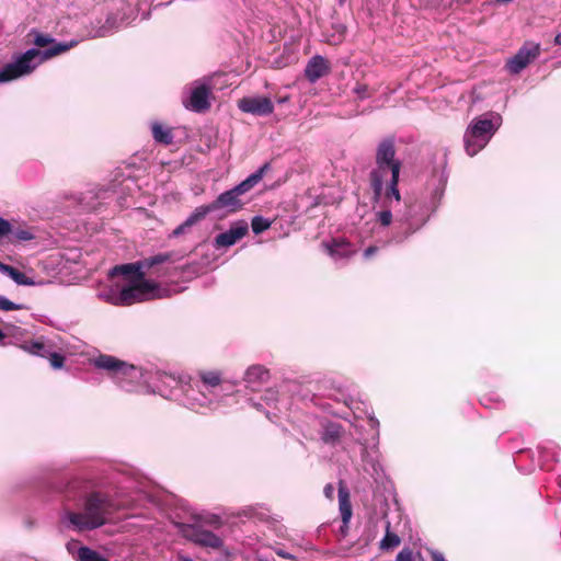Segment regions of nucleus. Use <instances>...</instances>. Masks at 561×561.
Masks as SVG:
<instances>
[{
  "label": "nucleus",
  "instance_id": "nucleus-47",
  "mask_svg": "<svg viewBox=\"0 0 561 561\" xmlns=\"http://www.w3.org/2000/svg\"><path fill=\"white\" fill-rule=\"evenodd\" d=\"M554 44L561 46V33L557 34L554 37Z\"/></svg>",
  "mask_w": 561,
  "mask_h": 561
},
{
  "label": "nucleus",
  "instance_id": "nucleus-16",
  "mask_svg": "<svg viewBox=\"0 0 561 561\" xmlns=\"http://www.w3.org/2000/svg\"><path fill=\"white\" fill-rule=\"evenodd\" d=\"M238 106L243 113L254 116H267L274 111L272 100L266 96H245L239 101Z\"/></svg>",
  "mask_w": 561,
  "mask_h": 561
},
{
  "label": "nucleus",
  "instance_id": "nucleus-31",
  "mask_svg": "<svg viewBox=\"0 0 561 561\" xmlns=\"http://www.w3.org/2000/svg\"><path fill=\"white\" fill-rule=\"evenodd\" d=\"M5 330L8 333V343L14 344L20 347V344L26 342L27 331L21 327H18L11 322L5 323Z\"/></svg>",
  "mask_w": 561,
  "mask_h": 561
},
{
  "label": "nucleus",
  "instance_id": "nucleus-34",
  "mask_svg": "<svg viewBox=\"0 0 561 561\" xmlns=\"http://www.w3.org/2000/svg\"><path fill=\"white\" fill-rule=\"evenodd\" d=\"M389 524L387 525L386 534L380 541L381 550H391L400 545V538L397 534L390 531Z\"/></svg>",
  "mask_w": 561,
  "mask_h": 561
},
{
  "label": "nucleus",
  "instance_id": "nucleus-3",
  "mask_svg": "<svg viewBox=\"0 0 561 561\" xmlns=\"http://www.w3.org/2000/svg\"><path fill=\"white\" fill-rule=\"evenodd\" d=\"M135 506V501L122 493L93 490L79 499L77 511L65 508L60 522L73 531H91L113 523L116 513L133 510Z\"/></svg>",
  "mask_w": 561,
  "mask_h": 561
},
{
  "label": "nucleus",
  "instance_id": "nucleus-35",
  "mask_svg": "<svg viewBox=\"0 0 561 561\" xmlns=\"http://www.w3.org/2000/svg\"><path fill=\"white\" fill-rule=\"evenodd\" d=\"M271 221L262 216L253 217L251 228L254 234H260L271 227Z\"/></svg>",
  "mask_w": 561,
  "mask_h": 561
},
{
  "label": "nucleus",
  "instance_id": "nucleus-20",
  "mask_svg": "<svg viewBox=\"0 0 561 561\" xmlns=\"http://www.w3.org/2000/svg\"><path fill=\"white\" fill-rule=\"evenodd\" d=\"M278 402V391L274 388H268L264 391L261 397V401H255L254 399H249V403L255 408L257 411H261L265 414V416L273 421L276 416V413L271 411L272 408L276 409V403Z\"/></svg>",
  "mask_w": 561,
  "mask_h": 561
},
{
  "label": "nucleus",
  "instance_id": "nucleus-44",
  "mask_svg": "<svg viewBox=\"0 0 561 561\" xmlns=\"http://www.w3.org/2000/svg\"><path fill=\"white\" fill-rule=\"evenodd\" d=\"M378 251V247L376 245H370L368 247L367 249H365L364 251V257L365 259H370L376 252Z\"/></svg>",
  "mask_w": 561,
  "mask_h": 561
},
{
  "label": "nucleus",
  "instance_id": "nucleus-1",
  "mask_svg": "<svg viewBox=\"0 0 561 561\" xmlns=\"http://www.w3.org/2000/svg\"><path fill=\"white\" fill-rule=\"evenodd\" d=\"M173 253H158L138 262L116 265L108 277L123 276V283H116L100 289L98 298L113 306H130L156 297L157 285L145 278V271L165 262H172Z\"/></svg>",
  "mask_w": 561,
  "mask_h": 561
},
{
  "label": "nucleus",
  "instance_id": "nucleus-39",
  "mask_svg": "<svg viewBox=\"0 0 561 561\" xmlns=\"http://www.w3.org/2000/svg\"><path fill=\"white\" fill-rule=\"evenodd\" d=\"M354 93L357 95L358 99L364 100L370 96L368 92V85L366 84H356V87L353 89Z\"/></svg>",
  "mask_w": 561,
  "mask_h": 561
},
{
  "label": "nucleus",
  "instance_id": "nucleus-14",
  "mask_svg": "<svg viewBox=\"0 0 561 561\" xmlns=\"http://www.w3.org/2000/svg\"><path fill=\"white\" fill-rule=\"evenodd\" d=\"M184 536L197 546L220 549L224 546L222 539L215 533L196 525H190L184 529Z\"/></svg>",
  "mask_w": 561,
  "mask_h": 561
},
{
  "label": "nucleus",
  "instance_id": "nucleus-17",
  "mask_svg": "<svg viewBox=\"0 0 561 561\" xmlns=\"http://www.w3.org/2000/svg\"><path fill=\"white\" fill-rule=\"evenodd\" d=\"M363 470L375 481L380 482L383 479V468L379 461V450L376 445L370 449L365 447L362 451Z\"/></svg>",
  "mask_w": 561,
  "mask_h": 561
},
{
  "label": "nucleus",
  "instance_id": "nucleus-49",
  "mask_svg": "<svg viewBox=\"0 0 561 561\" xmlns=\"http://www.w3.org/2000/svg\"><path fill=\"white\" fill-rule=\"evenodd\" d=\"M179 561H193V560L187 557H180Z\"/></svg>",
  "mask_w": 561,
  "mask_h": 561
},
{
  "label": "nucleus",
  "instance_id": "nucleus-50",
  "mask_svg": "<svg viewBox=\"0 0 561 561\" xmlns=\"http://www.w3.org/2000/svg\"><path fill=\"white\" fill-rule=\"evenodd\" d=\"M559 485L561 486V477H559Z\"/></svg>",
  "mask_w": 561,
  "mask_h": 561
},
{
  "label": "nucleus",
  "instance_id": "nucleus-18",
  "mask_svg": "<svg viewBox=\"0 0 561 561\" xmlns=\"http://www.w3.org/2000/svg\"><path fill=\"white\" fill-rule=\"evenodd\" d=\"M248 224L239 221L233 224L227 231L217 234L214 239L216 249L228 248L237 243L248 233Z\"/></svg>",
  "mask_w": 561,
  "mask_h": 561
},
{
  "label": "nucleus",
  "instance_id": "nucleus-23",
  "mask_svg": "<svg viewBox=\"0 0 561 561\" xmlns=\"http://www.w3.org/2000/svg\"><path fill=\"white\" fill-rule=\"evenodd\" d=\"M337 495L342 523L347 527L352 517V505L350 502V492L342 481L339 483Z\"/></svg>",
  "mask_w": 561,
  "mask_h": 561
},
{
  "label": "nucleus",
  "instance_id": "nucleus-45",
  "mask_svg": "<svg viewBox=\"0 0 561 561\" xmlns=\"http://www.w3.org/2000/svg\"><path fill=\"white\" fill-rule=\"evenodd\" d=\"M8 343V333L5 330V324L3 325V329H0V345H7Z\"/></svg>",
  "mask_w": 561,
  "mask_h": 561
},
{
  "label": "nucleus",
  "instance_id": "nucleus-30",
  "mask_svg": "<svg viewBox=\"0 0 561 561\" xmlns=\"http://www.w3.org/2000/svg\"><path fill=\"white\" fill-rule=\"evenodd\" d=\"M5 330L8 333V343L14 344L20 347V344L26 342L27 331L21 327H18L11 322L5 323Z\"/></svg>",
  "mask_w": 561,
  "mask_h": 561
},
{
  "label": "nucleus",
  "instance_id": "nucleus-40",
  "mask_svg": "<svg viewBox=\"0 0 561 561\" xmlns=\"http://www.w3.org/2000/svg\"><path fill=\"white\" fill-rule=\"evenodd\" d=\"M556 448H557V446L553 443H547L545 445L538 446L539 454L542 458L547 457V454L549 451H551L552 457L554 458V456H556L554 449Z\"/></svg>",
  "mask_w": 561,
  "mask_h": 561
},
{
  "label": "nucleus",
  "instance_id": "nucleus-25",
  "mask_svg": "<svg viewBox=\"0 0 561 561\" xmlns=\"http://www.w3.org/2000/svg\"><path fill=\"white\" fill-rule=\"evenodd\" d=\"M0 272L11 278L15 284L23 286H33L35 282L19 268L4 264L0 261Z\"/></svg>",
  "mask_w": 561,
  "mask_h": 561
},
{
  "label": "nucleus",
  "instance_id": "nucleus-10",
  "mask_svg": "<svg viewBox=\"0 0 561 561\" xmlns=\"http://www.w3.org/2000/svg\"><path fill=\"white\" fill-rule=\"evenodd\" d=\"M150 377L152 383L149 387V393H158L188 409V403H186L185 400L186 394H188V389H191V376L168 374L151 368Z\"/></svg>",
  "mask_w": 561,
  "mask_h": 561
},
{
  "label": "nucleus",
  "instance_id": "nucleus-22",
  "mask_svg": "<svg viewBox=\"0 0 561 561\" xmlns=\"http://www.w3.org/2000/svg\"><path fill=\"white\" fill-rule=\"evenodd\" d=\"M50 346L51 344H49L43 336L38 339H27L26 342L20 344V348L24 352L43 358L48 356Z\"/></svg>",
  "mask_w": 561,
  "mask_h": 561
},
{
  "label": "nucleus",
  "instance_id": "nucleus-43",
  "mask_svg": "<svg viewBox=\"0 0 561 561\" xmlns=\"http://www.w3.org/2000/svg\"><path fill=\"white\" fill-rule=\"evenodd\" d=\"M334 492L335 488L331 483H328L323 489L324 496L328 497L329 500L333 499Z\"/></svg>",
  "mask_w": 561,
  "mask_h": 561
},
{
  "label": "nucleus",
  "instance_id": "nucleus-21",
  "mask_svg": "<svg viewBox=\"0 0 561 561\" xmlns=\"http://www.w3.org/2000/svg\"><path fill=\"white\" fill-rule=\"evenodd\" d=\"M121 22L116 14L108 13L104 20L100 19L92 23L90 35L91 37H106L112 35L119 28Z\"/></svg>",
  "mask_w": 561,
  "mask_h": 561
},
{
  "label": "nucleus",
  "instance_id": "nucleus-48",
  "mask_svg": "<svg viewBox=\"0 0 561 561\" xmlns=\"http://www.w3.org/2000/svg\"><path fill=\"white\" fill-rule=\"evenodd\" d=\"M370 422H371V425H373L374 427H375V426L377 427V426L379 425L378 420H377V419H375V417H371V419H370Z\"/></svg>",
  "mask_w": 561,
  "mask_h": 561
},
{
  "label": "nucleus",
  "instance_id": "nucleus-26",
  "mask_svg": "<svg viewBox=\"0 0 561 561\" xmlns=\"http://www.w3.org/2000/svg\"><path fill=\"white\" fill-rule=\"evenodd\" d=\"M329 254L334 260H345L352 256L354 249L350 242L344 240H334L331 245H328Z\"/></svg>",
  "mask_w": 561,
  "mask_h": 561
},
{
  "label": "nucleus",
  "instance_id": "nucleus-27",
  "mask_svg": "<svg viewBox=\"0 0 561 561\" xmlns=\"http://www.w3.org/2000/svg\"><path fill=\"white\" fill-rule=\"evenodd\" d=\"M152 138L156 142L168 146L173 141L172 129L159 122H153L150 125Z\"/></svg>",
  "mask_w": 561,
  "mask_h": 561
},
{
  "label": "nucleus",
  "instance_id": "nucleus-19",
  "mask_svg": "<svg viewBox=\"0 0 561 561\" xmlns=\"http://www.w3.org/2000/svg\"><path fill=\"white\" fill-rule=\"evenodd\" d=\"M330 70V61L321 55H314L306 65L305 77L310 83H316L319 79L327 76Z\"/></svg>",
  "mask_w": 561,
  "mask_h": 561
},
{
  "label": "nucleus",
  "instance_id": "nucleus-15",
  "mask_svg": "<svg viewBox=\"0 0 561 561\" xmlns=\"http://www.w3.org/2000/svg\"><path fill=\"white\" fill-rule=\"evenodd\" d=\"M271 379V371L261 364L250 365L243 374L244 387L253 392L260 391Z\"/></svg>",
  "mask_w": 561,
  "mask_h": 561
},
{
  "label": "nucleus",
  "instance_id": "nucleus-24",
  "mask_svg": "<svg viewBox=\"0 0 561 561\" xmlns=\"http://www.w3.org/2000/svg\"><path fill=\"white\" fill-rule=\"evenodd\" d=\"M206 216L205 209L202 208V206L196 207L194 211L172 231L171 236L180 237L187 233L194 225L203 220Z\"/></svg>",
  "mask_w": 561,
  "mask_h": 561
},
{
  "label": "nucleus",
  "instance_id": "nucleus-5",
  "mask_svg": "<svg viewBox=\"0 0 561 561\" xmlns=\"http://www.w3.org/2000/svg\"><path fill=\"white\" fill-rule=\"evenodd\" d=\"M36 47L14 55L12 60L0 69V83H7L30 76L43 62L59 56L79 44L78 39L57 42L49 34L32 28L27 34Z\"/></svg>",
  "mask_w": 561,
  "mask_h": 561
},
{
  "label": "nucleus",
  "instance_id": "nucleus-4",
  "mask_svg": "<svg viewBox=\"0 0 561 561\" xmlns=\"http://www.w3.org/2000/svg\"><path fill=\"white\" fill-rule=\"evenodd\" d=\"M444 193L445 183L439 180L422 195L405 199L403 207L400 204L397 209H392L394 228L389 242L401 244L421 230L438 209Z\"/></svg>",
  "mask_w": 561,
  "mask_h": 561
},
{
  "label": "nucleus",
  "instance_id": "nucleus-29",
  "mask_svg": "<svg viewBox=\"0 0 561 561\" xmlns=\"http://www.w3.org/2000/svg\"><path fill=\"white\" fill-rule=\"evenodd\" d=\"M240 516L259 522H267L270 518V511L265 506L256 504L244 507L241 511Z\"/></svg>",
  "mask_w": 561,
  "mask_h": 561
},
{
  "label": "nucleus",
  "instance_id": "nucleus-32",
  "mask_svg": "<svg viewBox=\"0 0 561 561\" xmlns=\"http://www.w3.org/2000/svg\"><path fill=\"white\" fill-rule=\"evenodd\" d=\"M76 557L78 561H108L106 557L87 546H80Z\"/></svg>",
  "mask_w": 561,
  "mask_h": 561
},
{
  "label": "nucleus",
  "instance_id": "nucleus-36",
  "mask_svg": "<svg viewBox=\"0 0 561 561\" xmlns=\"http://www.w3.org/2000/svg\"><path fill=\"white\" fill-rule=\"evenodd\" d=\"M26 309L21 304H15L11 301L5 296L0 295V311H12V310H23Z\"/></svg>",
  "mask_w": 561,
  "mask_h": 561
},
{
  "label": "nucleus",
  "instance_id": "nucleus-13",
  "mask_svg": "<svg viewBox=\"0 0 561 561\" xmlns=\"http://www.w3.org/2000/svg\"><path fill=\"white\" fill-rule=\"evenodd\" d=\"M540 55V44L526 42L517 53L507 60L506 68L513 73L517 75L523 71L533 60Z\"/></svg>",
  "mask_w": 561,
  "mask_h": 561
},
{
  "label": "nucleus",
  "instance_id": "nucleus-28",
  "mask_svg": "<svg viewBox=\"0 0 561 561\" xmlns=\"http://www.w3.org/2000/svg\"><path fill=\"white\" fill-rule=\"evenodd\" d=\"M343 433V427L340 423L329 422L323 426L321 438L327 444H335L339 442Z\"/></svg>",
  "mask_w": 561,
  "mask_h": 561
},
{
  "label": "nucleus",
  "instance_id": "nucleus-9",
  "mask_svg": "<svg viewBox=\"0 0 561 561\" xmlns=\"http://www.w3.org/2000/svg\"><path fill=\"white\" fill-rule=\"evenodd\" d=\"M268 170H271V163L265 162L238 185L219 194L214 202L208 205H202V208L205 209V214L208 215L220 209H224L227 213H236L240 210L243 207V203L241 202L240 196L248 193L255 185H257Z\"/></svg>",
  "mask_w": 561,
  "mask_h": 561
},
{
  "label": "nucleus",
  "instance_id": "nucleus-33",
  "mask_svg": "<svg viewBox=\"0 0 561 561\" xmlns=\"http://www.w3.org/2000/svg\"><path fill=\"white\" fill-rule=\"evenodd\" d=\"M8 238L10 239V241L24 242L34 239V233L28 228L20 226L16 227L12 224V232H10V236Z\"/></svg>",
  "mask_w": 561,
  "mask_h": 561
},
{
  "label": "nucleus",
  "instance_id": "nucleus-7",
  "mask_svg": "<svg viewBox=\"0 0 561 561\" xmlns=\"http://www.w3.org/2000/svg\"><path fill=\"white\" fill-rule=\"evenodd\" d=\"M190 388L185 400L188 409L206 413L226 405L232 386L224 381L218 371L210 370L201 373L199 379L191 377Z\"/></svg>",
  "mask_w": 561,
  "mask_h": 561
},
{
  "label": "nucleus",
  "instance_id": "nucleus-8",
  "mask_svg": "<svg viewBox=\"0 0 561 561\" xmlns=\"http://www.w3.org/2000/svg\"><path fill=\"white\" fill-rule=\"evenodd\" d=\"M502 125V116L488 112L474 117L463 134L465 151L468 156L478 154L490 142Z\"/></svg>",
  "mask_w": 561,
  "mask_h": 561
},
{
  "label": "nucleus",
  "instance_id": "nucleus-37",
  "mask_svg": "<svg viewBox=\"0 0 561 561\" xmlns=\"http://www.w3.org/2000/svg\"><path fill=\"white\" fill-rule=\"evenodd\" d=\"M49 358V363L53 368L59 369L64 366L65 357L60 353L54 352L53 347L50 346V352L47 356Z\"/></svg>",
  "mask_w": 561,
  "mask_h": 561
},
{
  "label": "nucleus",
  "instance_id": "nucleus-46",
  "mask_svg": "<svg viewBox=\"0 0 561 561\" xmlns=\"http://www.w3.org/2000/svg\"><path fill=\"white\" fill-rule=\"evenodd\" d=\"M347 530H348V526L345 527L344 524L342 523L341 527H340V533L342 536H346L347 534Z\"/></svg>",
  "mask_w": 561,
  "mask_h": 561
},
{
  "label": "nucleus",
  "instance_id": "nucleus-11",
  "mask_svg": "<svg viewBox=\"0 0 561 561\" xmlns=\"http://www.w3.org/2000/svg\"><path fill=\"white\" fill-rule=\"evenodd\" d=\"M211 87L206 79H198L185 87L182 93L183 106L194 113H205L210 108Z\"/></svg>",
  "mask_w": 561,
  "mask_h": 561
},
{
  "label": "nucleus",
  "instance_id": "nucleus-38",
  "mask_svg": "<svg viewBox=\"0 0 561 561\" xmlns=\"http://www.w3.org/2000/svg\"><path fill=\"white\" fill-rule=\"evenodd\" d=\"M12 232V222L0 216V240L8 238Z\"/></svg>",
  "mask_w": 561,
  "mask_h": 561
},
{
  "label": "nucleus",
  "instance_id": "nucleus-12",
  "mask_svg": "<svg viewBox=\"0 0 561 561\" xmlns=\"http://www.w3.org/2000/svg\"><path fill=\"white\" fill-rule=\"evenodd\" d=\"M112 194L111 186L91 185L84 192L73 195V199L84 211H94Z\"/></svg>",
  "mask_w": 561,
  "mask_h": 561
},
{
  "label": "nucleus",
  "instance_id": "nucleus-41",
  "mask_svg": "<svg viewBox=\"0 0 561 561\" xmlns=\"http://www.w3.org/2000/svg\"><path fill=\"white\" fill-rule=\"evenodd\" d=\"M396 561H414L413 560V554H412V551L410 549H403L401 550L397 557H396Z\"/></svg>",
  "mask_w": 561,
  "mask_h": 561
},
{
  "label": "nucleus",
  "instance_id": "nucleus-6",
  "mask_svg": "<svg viewBox=\"0 0 561 561\" xmlns=\"http://www.w3.org/2000/svg\"><path fill=\"white\" fill-rule=\"evenodd\" d=\"M96 369L107 373L112 381L129 393H149L151 368L128 364L115 356L100 354L90 359Z\"/></svg>",
  "mask_w": 561,
  "mask_h": 561
},
{
  "label": "nucleus",
  "instance_id": "nucleus-42",
  "mask_svg": "<svg viewBox=\"0 0 561 561\" xmlns=\"http://www.w3.org/2000/svg\"><path fill=\"white\" fill-rule=\"evenodd\" d=\"M273 550L277 556H279L284 559L296 560V557L294 554L287 552L286 550H284L280 547H274Z\"/></svg>",
  "mask_w": 561,
  "mask_h": 561
},
{
  "label": "nucleus",
  "instance_id": "nucleus-2",
  "mask_svg": "<svg viewBox=\"0 0 561 561\" xmlns=\"http://www.w3.org/2000/svg\"><path fill=\"white\" fill-rule=\"evenodd\" d=\"M400 170L401 161L396 158L394 139L387 137L377 145L375 167L369 172L373 202L379 208L376 211V221L381 227L392 224V209L400 205Z\"/></svg>",
  "mask_w": 561,
  "mask_h": 561
}]
</instances>
